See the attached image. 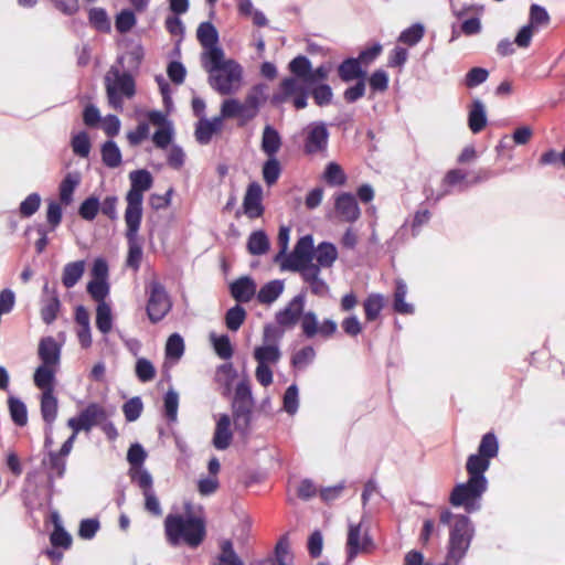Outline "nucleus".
Returning <instances> with one entry per match:
<instances>
[{"label":"nucleus","instance_id":"f257e3e1","mask_svg":"<svg viewBox=\"0 0 565 565\" xmlns=\"http://www.w3.org/2000/svg\"><path fill=\"white\" fill-rule=\"evenodd\" d=\"M440 523L449 527V543L447 561L457 565L466 555L473 536V527L468 516L454 514L449 510H443L439 516Z\"/></svg>","mask_w":565,"mask_h":565},{"label":"nucleus","instance_id":"f03ea898","mask_svg":"<svg viewBox=\"0 0 565 565\" xmlns=\"http://www.w3.org/2000/svg\"><path fill=\"white\" fill-rule=\"evenodd\" d=\"M38 355L41 364L33 374L34 385L42 392H54L61 364V345L52 337L43 338L39 343Z\"/></svg>","mask_w":565,"mask_h":565},{"label":"nucleus","instance_id":"7ed1b4c3","mask_svg":"<svg viewBox=\"0 0 565 565\" xmlns=\"http://www.w3.org/2000/svg\"><path fill=\"white\" fill-rule=\"evenodd\" d=\"M164 530L167 540L172 545L184 543L196 547L205 537L203 520L192 515L169 514L164 521Z\"/></svg>","mask_w":565,"mask_h":565},{"label":"nucleus","instance_id":"20e7f679","mask_svg":"<svg viewBox=\"0 0 565 565\" xmlns=\"http://www.w3.org/2000/svg\"><path fill=\"white\" fill-rule=\"evenodd\" d=\"M210 74L209 83L221 95L236 94L243 84V68L234 60L221 57L217 62L202 64Z\"/></svg>","mask_w":565,"mask_h":565},{"label":"nucleus","instance_id":"39448f33","mask_svg":"<svg viewBox=\"0 0 565 565\" xmlns=\"http://www.w3.org/2000/svg\"><path fill=\"white\" fill-rule=\"evenodd\" d=\"M108 102L115 109L122 108V99L135 95V81L128 73L113 66L105 76Z\"/></svg>","mask_w":565,"mask_h":565},{"label":"nucleus","instance_id":"423d86ee","mask_svg":"<svg viewBox=\"0 0 565 565\" xmlns=\"http://www.w3.org/2000/svg\"><path fill=\"white\" fill-rule=\"evenodd\" d=\"M131 183L126 195L127 207L125 218H142L143 193L152 185V177L147 170H136L129 173Z\"/></svg>","mask_w":565,"mask_h":565},{"label":"nucleus","instance_id":"0eeeda50","mask_svg":"<svg viewBox=\"0 0 565 565\" xmlns=\"http://www.w3.org/2000/svg\"><path fill=\"white\" fill-rule=\"evenodd\" d=\"M280 358L281 352L276 343H265L254 349V359L257 362L255 377L262 386L267 387L273 383V367Z\"/></svg>","mask_w":565,"mask_h":565},{"label":"nucleus","instance_id":"6e6552de","mask_svg":"<svg viewBox=\"0 0 565 565\" xmlns=\"http://www.w3.org/2000/svg\"><path fill=\"white\" fill-rule=\"evenodd\" d=\"M488 482L481 479H468L465 483L457 484L451 494L450 503L454 507H463L467 512L476 511L480 508L478 501L487 490Z\"/></svg>","mask_w":565,"mask_h":565},{"label":"nucleus","instance_id":"1a4fd4ad","mask_svg":"<svg viewBox=\"0 0 565 565\" xmlns=\"http://www.w3.org/2000/svg\"><path fill=\"white\" fill-rule=\"evenodd\" d=\"M313 238L311 235H305L298 239L292 253L286 255L281 260L282 270L303 273L309 267H317L312 263L315 255Z\"/></svg>","mask_w":565,"mask_h":565},{"label":"nucleus","instance_id":"9d476101","mask_svg":"<svg viewBox=\"0 0 565 565\" xmlns=\"http://www.w3.org/2000/svg\"><path fill=\"white\" fill-rule=\"evenodd\" d=\"M309 86L303 79L287 77L280 83L279 90L274 95L273 100L275 103L291 100L297 109H302L307 106Z\"/></svg>","mask_w":565,"mask_h":565},{"label":"nucleus","instance_id":"9b49d317","mask_svg":"<svg viewBox=\"0 0 565 565\" xmlns=\"http://www.w3.org/2000/svg\"><path fill=\"white\" fill-rule=\"evenodd\" d=\"M149 295L147 313L152 322L160 321L171 309V301L164 287L157 280H152L147 285Z\"/></svg>","mask_w":565,"mask_h":565},{"label":"nucleus","instance_id":"f8f14e48","mask_svg":"<svg viewBox=\"0 0 565 565\" xmlns=\"http://www.w3.org/2000/svg\"><path fill=\"white\" fill-rule=\"evenodd\" d=\"M196 36L203 47L201 55L202 64L209 61L217 62L221 57H224L223 50L217 45L218 33L213 24L210 22L201 23L198 28Z\"/></svg>","mask_w":565,"mask_h":565},{"label":"nucleus","instance_id":"ddd939ff","mask_svg":"<svg viewBox=\"0 0 565 565\" xmlns=\"http://www.w3.org/2000/svg\"><path fill=\"white\" fill-rule=\"evenodd\" d=\"M373 548L374 543L367 529L362 523H350L347 540L348 558L352 561L359 554L371 553Z\"/></svg>","mask_w":565,"mask_h":565},{"label":"nucleus","instance_id":"4468645a","mask_svg":"<svg viewBox=\"0 0 565 565\" xmlns=\"http://www.w3.org/2000/svg\"><path fill=\"white\" fill-rule=\"evenodd\" d=\"M127 225L126 237L128 241V254L126 265L137 271L142 259V243L138 236L141 220L125 218Z\"/></svg>","mask_w":565,"mask_h":565},{"label":"nucleus","instance_id":"2eb2a0df","mask_svg":"<svg viewBox=\"0 0 565 565\" xmlns=\"http://www.w3.org/2000/svg\"><path fill=\"white\" fill-rule=\"evenodd\" d=\"M300 326L302 333L309 339L317 335L322 338H330L338 330V326L334 320L324 319L322 322H319L318 316L313 311H306L301 316Z\"/></svg>","mask_w":565,"mask_h":565},{"label":"nucleus","instance_id":"dca6fc26","mask_svg":"<svg viewBox=\"0 0 565 565\" xmlns=\"http://www.w3.org/2000/svg\"><path fill=\"white\" fill-rule=\"evenodd\" d=\"M305 296L297 295L295 296L284 309L276 313V321L279 326L284 328H292L300 320L301 316L305 313Z\"/></svg>","mask_w":565,"mask_h":565},{"label":"nucleus","instance_id":"f3484780","mask_svg":"<svg viewBox=\"0 0 565 565\" xmlns=\"http://www.w3.org/2000/svg\"><path fill=\"white\" fill-rule=\"evenodd\" d=\"M263 199V189L260 184L254 182L250 183L247 188V191L244 196L243 201V207L245 214L250 218L259 217L263 212L264 207L262 204Z\"/></svg>","mask_w":565,"mask_h":565},{"label":"nucleus","instance_id":"a211bd4d","mask_svg":"<svg viewBox=\"0 0 565 565\" xmlns=\"http://www.w3.org/2000/svg\"><path fill=\"white\" fill-rule=\"evenodd\" d=\"M334 207L337 215L344 222H354L360 216L358 202L350 193H342L338 195Z\"/></svg>","mask_w":565,"mask_h":565},{"label":"nucleus","instance_id":"6ab92c4d","mask_svg":"<svg viewBox=\"0 0 565 565\" xmlns=\"http://www.w3.org/2000/svg\"><path fill=\"white\" fill-rule=\"evenodd\" d=\"M328 130L323 124H311L307 127L306 151L316 153L322 151L328 142Z\"/></svg>","mask_w":565,"mask_h":565},{"label":"nucleus","instance_id":"aec40b11","mask_svg":"<svg viewBox=\"0 0 565 565\" xmlns=\"http://www.w3.org/2000/svg\"><path fill=\"white\" fill-rule=\"evenodd\" d=\"M232 439L231 418L227 414H222L216 420L212 444L217 450H225L230 447Z\"/></svg>","mask_w":565,"mask_h":565},{"label":"nucleus","instance_id":"412c9836","mask_svg":"<svg viewBox=\"0 0 565 565\" xmlns=\"http://www.w3.org/2000/svg\"><path fill=\"white\" fill-rule=\"evenodd\" d=\"M222 127V117L216 116L212 119H200L195 129L196 140L203 145L209 143L212 137L221 131Z\"/></svg>","mask_w":565,"mask_h":565},{"label":"nucleus","instance_id":"4be33fe9","mask_svg":"<svg viewBox=\"0 0 565 565\" xmlns=\"http://www.w3.org/2000/svg\"><path fill=\"white\" fill-rule=\"evenodd\" d=\"M313 252V259H316V265L319 267V270L321 268L332 267L335 260L338 259L337 247L328 242L320 243L317 247H315Z\"/></svg>","mask_w":565,"mask_h":565},{"label":"nucleus","instance_id":"5701e85b","mask_svg":"<svg viewBox=\"0 0 565 565\" xmlns=\"http://www.w3.org/2000/svg\"><path fill=\"white\" fill-rule=\"evenodd\" d=\"M266 90L267 87L265 85H256L248 92L243 103L245 110L247 111V118L253 119L256 117L259 106L266 99Z\"/></svg>","mask_w":565,"mask_h":565},{"label":"nucleus","instance_id":"b1692460","mask_svg":"<svg viewBox=\"0 0 565 565\" xmlns=\"http://www.w3.org/2000/svg\"><path fill=\"white\" fill-rule=\"evenodd\" d=\"M487 125V114L483 103L475 99L468 111V126L473 134L480 132Z\"/></svg>","mask_w":565,"mask_h":565},{"label":"nucleus","instance_id":"393cba45","mask_svg":"<svg viewBox=\"0 0 565 565\" xmlns=\"http://www.w3.org/2000/svg\"><path fill=\"white\" fill-rule=\"evenodd\" d=\"M231 294L237 301L247 302L256 294V282L249 277H242L231 285Z\"/></svg>","mask_w":565,"mask_h":565},{"label":"nucleus","instance_id":"a878e982","mask_svg":"<svg viewBox=\"0 0 565 565\" xmlns=\"http://www.w3.org/2000/svg\"><path fill=\"white\" fill-rule=\"evenodd\" d=\"M303 281L309 285L312 294L323 297L329 292L328 284L321 278L319 267H309L300 274Z\"/></svg>","mask_w":565,"mask_h":565},{"label":"nucleus","instance_id":"bb28decb","mask_svg":"<svg viewBox=\"0 0 565 565\" xmlns=\"http://www.w3.org/2000/svg\"><path fill=\"white\" fill-rule=\"evenodd\" d=\"M218 117H222V121L230 118H238L242 122L252 120L250 118H247V111L245 110L243 103L235 98H227L223 100Z\"/></svg>","mask_w":565,"mask_h":565},{"label":"nucleus","instance_id":"cd10ccee","mask_svg":"<svg viewBox=\"0 0 565 565\" xmlns=\"http://www.w3.org/2000/svg\"><path fill=\"white\" fill-rule=\"evenodd\" d=\"M82 180L79 172H68L60 184V200L64 205L73 202V194Z\"/></svg>","mask_w":565,"mask_h":565},{"label":"nucleus","instance_id":"c85d7f7f","mask_svg":"<svg viewBox=\"0 0 565 565\" xmlns=\"http://www.w3.org/2000/svg\"><path fill=\"white\" fill-rule=\"evenodd\" d=\"M338 73L343 82H351L354 79L362 81L365 77V71L362 70L359 60L347 58L339 67Z\"/></svg>","mask_w":565,"mask_h":565},{"label":"nucleus","instance_id":"c756f323","mask_svg":"<svg viewBox=\"0 0 565 565\" xmlns=\"http://www.w3.org/2000/svg\"><path fill=\"white\" fill-rule=\"evenodd\" d=\"M78 416L82 418L88 430H90L94 426L103 423L107 418V413L102 405L90 403L78 414Z\"/></svg>","mask_w":565,"mask_h":565},{"label":"nucleus","instance_id":"7c9ffc66","mask_svg":"<svg viewBox=\"0 0 565 565\" xmlns=\"http://www.w3.org/2000/svg\"><path fill=\"white\" fill-rule=\"evenodd\" d=\"M490 466V460L480 454L471 455L467 461V471L469 479H481L483 482H488L484 472Z\"/></svg>","mask_w":565,"mask_h":565},{"label":"nucleus","instance_id":"2f4dec72","mask_svg":"<svg viewBox=\"0 0 565 565\" xmlns=\"http://www.w3.org/2000/svg\"><path fill=\"white\" fill-rule=\"evenodd\" d=\"M85 271V262L76 260L68 263L63 268L62 282L66 288L74 287L83 277Z\"/></svg>","mask_w":565,"mask_h":565},{"label":"nucleus","instance_id":"473e14b6","mask_svg":"<svg viewBox=\"0 0 565 565\" xmlns=\"http://www.w3.org/2000/svg\"><path fill=\"white\" fill-rule=\"evenodd\" d=\"M281 147V138L271 126H266L262 137V150L268 157H275Z\"/></svg>","mask_w":565,"mask_h":565},{"label":"nucleus","instance_id":"72a5a7b5","mask_svg":"<svg viewBox=\"0 0 565 565\" xmlns=\"http://www.w3.org/2000/svg\"><path fill=\"white\" fill-rule=\"evenodd\" d=\"M41 414L46 425L53 426L57 416V399L54 392H42Z\"/></svg>","mask_w":565,"mask_h":565},{"label":"nucleus","instance_id":"f704fd0d","mask_svg":"<svg viewBox=\"0 0 565 565\" xmlns=\"http://www.w3.org/2000/svg\"><path fill=\"white\" fill-rule=\"evenodd\" d=\"M253 402H233L234 422L238 429H246L250 423Z\"/></svg>","mask_w":565,"mask_h":565},{"label":"nucleus","instance_id":"c9c22d12","mask_svg":"<svg viewBox=\"0 0 565 565\" xmlns=\"http://www.w3.org/2000/svg\"><path fill=\"white\" fill-rule=\"evenodd\" d=\"M129 477L143 493L153 490V479L151 473L145 467L129 468Z\"/></svg>","mask_w":565,"mask_h":565},{"label":"nucleus","instance_id":"e433bc0d","mask_svg":"<svg viewBox=\"0 0 565 565\" xmlns=\"http://www.w3.org/2000/svg\"><path fill=\"white\" fill-rule=\"evenodd\" d=\"M96 327L104 334L108 333L113 328L111 308L108 302L97 303L96 308Z\"/></svg>","mask_w":565,"mask_h":565},{"label":"nucleus","instance_id":"4c0bfd02","mask_svg":"<svg viewBox=\"0 0 565 565\" xmlns=\"http://www.w3.org/2000/svg\"><path fill=\"white\" fill-rule=\"evenodd\" d=\"M282 290L284 284L280 280H273L260 288L257 298L259 302L269 305L281 295Z\"/></svg>","mask_w":565,"mask_h":565},{"label":"nucleus","instance_id":"58836bf2","mask_svg":"<svg viewBox=\"0 0 565 565\" xmlns=\"http://www.w3.org/2000/svg\"><path fill=\"white\" fill-rule=\"evenodd\" d=\"M407 294V286L403 280L396 281V288L394 294V309L398 313L409 315L413 313L414 308L411 303L405 301Z\"/></svg>","mask_w":565,"mask_h":565},{"label":"nucleus","instance_id":"ea45409f","mask_svg":"<svg viewBox=\"0 0 565 565\" xmlns=\"http://www.w3.org/2000/svg\"><path fill=\"white\" fill-rule=\"evenodd\" d=\"M269 248V241L265 232L256 231L250 234L247 242V249L252 255H263Z\"/></svg>","mask_w":565,"mask_h":565},{"label":"nucleus","instance_id":"a19ab883","mask_svg":"<svg viewBox=\"0 0 565 565\" xmlns=\"http://www.w3.org/2000/svg\"><path fill=\"white\" fill-rule=\"evenodd\" d=\"M210 341L213 345L215 353L221 359L228 360L232 358L233 347L227 335H216L215 333H211Z\"/></svg>","mask_w":565,"mask_h":565},{"label":"nucleus","instance_id":"79ce46f5","mask_svg":"<svg viewBox=\"0 0 565 565\" xmlns=\"http://www.w3.org/2000/svg\"><path fill=\"white\" fill-rule=\"evenodd\" d=\"M363 307L366 320L373 321L379 317L384 307V297L380 294H372L365 299Z\"/></svg>","mask_w":565,"mask_h":565},{"label":"nucleus","instance_id":"37998d69","mask_svg":"<svg viewBox=\"0 0 565 565\" xmlns=\"http://www.w3.org/2000/svg\"><path fill=\"white\" fill-rule=\"evenodd\" d=\"M103 162L109 168H116L121 163V152L114 141H107L102 148Z\"/></svg>","mask_w":565,"mask_h":565},{"label":"nucleus","instance_id":"c03bdc74","mask_svg":"<svg viewBox=\"0 0 565 565\" xmlns=\"http://www.w3.org/2000/svg\"><path fill=\"white\" fill-rule=\"evenodd\" d=\"M8 404L12 420L19 426H24L28 423L25 404L15 397H10Z\"/></svg>","mask_w":565,"mask_h":565},{"label":"nucleus","instance_id":"a18cd8bd","mask_svg":"<svg viewBox=\"0 0 565 565\" xmlns=\"http://www.w3.org/2000/svg\"><path fill=\"white\" fill-rule=\"evenodd\" d=\"M289 70L295 78L303 79L308 83L311 72V63L306 56H297L289 63Z\"/></svg>","mask_w":565,"mask_h":565},{"label":"nucleus","instance_id":"49530a36","mask_svg":"<svg viewBox=\"0 0 565 565\" xmlns=\"http://www.w3.org/2000/svg\"><path fill=\"white\" fill-rule=\"evenodd\" d=\"M246 319V311L239 305L227 310L225 315V324L228 330L237 331Z\"/></svg>","mask_w":565,"mask_h":565},{"label":"nucleus","instance_id":"de8ad7c7","mask_svg":"<svg viewBox=\"0 0 565 565\" xmlns=\"http://www.w3.org/2000/svg\"><path fill=\"white\" fill-rule=\"evenodd\" d=\"M60 310V300L57 297L53 296L43 301V306L41 308V318L46 323H52Z\"/></svg>","mask_w":565,"mask_h":565},{"label":"nucleus","instance_id":"09e8293b","mask_svg":"<svg viewBox=\"0 0 565 565\" xmlns=\"http://www.w3.org/2000/svg\"><path fill=\"white\" fill-rule=\"evenodd\" d=\"M87 291L98 303L106 302L105 299L109 294V285L107 280H90L87 285Z\"/></svg>","mask_w":565,"mask_h":565},{"label":"nucleus","instance_id":"8fccbe9b","mask_svg":"<svg viewBox=\"0 0 565 565\" xmlns=\"http://www.w3.org/2000/svg\"><path fill=\"white\" fill-rule=\"evenodd\" d=\"M498 449L499 446L495 436L491 433H488L481 439L478 454L482 455L483 457L490 460L491 458H494L497 456Z\"/></svg>","mask_w":565,"mask_h":565},{"label":"nucleus","instance_id":"3c124183","mask_svg":"<svg viewBox=\"0 0 565 565\" xmlns=\"http://www.w3.org/2000/svg\"><path fill=\"white\" fill-rule=\"evenodd\" d=\"M548 23L550 15L547 11L539 4H533L530 9V21L527 24L537 31L539 28L546 26Z\"/></svg>","mask_w":565,"mask_h":565},{"label":"nucleus","instance_id":"603ef678","mask_svg":"<svg viewBox=\"0 0 565 565\" xmlns=\"http://www.w3.org/2000/svg\"><path fill=\"white\" fill-rule=\"evenodd\" d=\"M323 177L324 180L332 185H342L347 180L342 168L335 162H330L327 166Z\"/></svg>","mask_w":565,"mask_h":565},{"label":"nucleus","instance_id":"864d4df0","mask_svg":"<svg viewBox=\"0 0 565 565\" xmlns=\"http://www.w3.org/2000/svg\"><path fill=\"white\" fill-rule=\"evenodd\" d=\"M183 352V339L178 333L171 334L166 344L167 356L170 359L179 360L182 356Z\"/></svg>","mask_w":565,"mask_h":565},{"label":"nucleus","instance_id":"5fc2aeb1","mask_svg":"<svg viewBox=\"0 0 565 565\" xmlns=\"http://www.w3.org/2000/svg\"><path fill=\"white\" fill-rule=\"evenodd\" d=\"M280 175V164L276 157H268L263 167V178L268 185L274 184Z\"/></svg>","mask_w":565,"mask_h":565},{"label":"nucleus","instance_id":"6e6d98bb","mask_svg":"<svg viewBox=\"0 0 565 565\" xmlns=\"http://www.w3.org/2000/svg\"><path fill=\"white\" fill-rule=\"evenodd\" d=\"M236 372L232 363H225L217 367L215 379L226 391L231 390Z\"/></svg>","mask_w":565,"mask_h":565},{"label":"nucleus","instance_id":"4d7b16f0","mask_svg":"<svg viewBox=\"0 0 565 565\" xmlns=\"http://www.w3.org/2000/svg\"><path fill=\"white\" fill-rule=\"evenodd\" d=\"M89 22L94 28L99 31H109L110 22L108 20L107 13L105 10L100 8H93L89 11Z\"/></svg>","mask_w":565,"mask_h":565},{"label":"nucleus","instance_id":"13d9d810","mask_svg":"<svg viewBox=\"0 0 565 565\" xmlns=\"http://www.w3.org/2000/svg\"><path fill=\"white\" fill-rule=\"evenodd\" d=\"M173 134L172 125H164L153 134L152 141L158 148L164 149L172 141Z\"/></svg>","mask_w":565,"mask_h":565},{"label":"nucleus","instance_id":"bf43d9fd","mask_svg":"<svg viewBox=\"0 0 565 565\" xmlns=\"http://www.w3.org/2000/svg\"><path fill=\"white\" fill-rule=\"evenodd\" d=\"M143 405L139 397H132L127 401L122 406V412L128 422H135L139 418Z\"/></svg>","mask_w":565,"mask_h":565},{"label":"nucleus","instance_id":"052dcab7","mask_svg":"<svg viewBox=\"0 0 565 565\" xmlns=\"http://www.w3.org/2000/svg\"><path fill=\"white\" fill-rule=\"evenodd\" d=\"M136 24V17L130 10L120 11L115 21V26L118 32L126 33Z\"/></svg>","mask_w":565,"mask_h":565},{"label":"nucleus","instance_id":"680f3d73","mask_svg":"<svg viewBox=\"0 0 565 565\" xmlns=\"http://www.w3.org/2000/svg\"><path fill=\"white\" fill-rule=\"evenodd\" d=\"M73 151L83 158H86L90 151V142L86 132H79L72 139Z\"/></svg>","mask_w":565,"mask_h":565},{"label":"nucleus","instance_id":"e2e57ef3","mask_svg":"<svg viewBox=\"0 0 565 565\" xmlns=\"http://www.w3.org/2000/svg\"><path fill=\"white\" fill-rule=\"evenodd\" d=\"M146 458L147 452L141 445L134 444L128 449L127 460L130 465V468L143 467Z\"/></svg>","mask_w":565,"mask_h":565},{"label":"nucleus","instance_id":"0e129e2a","mask_svg":"<svg viewBox=\"0 0 565 565\" xmlns=\"http://www.w3.org/2000/svg\"><path fill=\"white\" fill-rule=\"evenodd\" d=\"M217 565H242V562L238 558L237 554L234 552L231 542H223L222 552L218 556Z\"/></svg>","mask_w":565,"mask_h":565},{"label":"nucleus","instance_id":"69168bd1","mask_svg":"<svg viewBox=\"0 0 565 565\" xmlns=\"http://www.w3.org/2000/svg\"><path fill=\"white\" fill-rule=\"evenodd\" d=\"M99 210V201L97 198L90 196L86 199L79 206V215L87 221H92L96 217Z\"/></svg>","mask_w":565,"mask_h":565},{"label":"nucleus","instance_id":"338daca9","mask_svg":"<svg viewBox=\"0 0 565 565\" xmlns=\"http://www.w3.org/2000/svg\"><path fill=\"white\" fill-rule=\"evenodd\" d=\"M423 35L424 28L420 24H415L403 31L398 40L405 44L415 45L422 40Z\"/></svg>","mask_w":565,"mask_h":565},{"label":"nucleus","instance_id":"774afa93","mask_svg":"<svg viewBox=\"0 0 565 565\" xmlns=\"http://www.w3.org/2000/svg\"><path fill=\"white\" fill-rule=\"evenodd\" d=\"M41 198L38 193H32L25 198L20 204V213L22 216L29 217L33 215L40 207Z\"/></svg>","mask_w":565,"mask_h":565}]
</instances>
